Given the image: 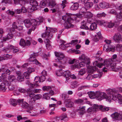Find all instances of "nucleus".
Listing matches in <instances>:
<instances>
[{"mask_svg":"<svg viewBox=\"0 0 122 122\" xmlns=\"http://www.w3.org/2000/svg\"><path fill=\"white\" fill-rule=\"evenodd\" d=\"M46 31L42 35V37L44 38H47L45 41L46 44V49L48 50L51 49V42L48 39H51L52 37V35L50 33L51 32H54L56 30V29H53L50 27H46Z\"/></svg>","mask_w":122,"mask_h":122,"instance_id":"nucleus-1","label":"nucleus"},{"mask_svg":"<svg viewBox=\"0 0 122 122\" xmlns=\"http://www.w3.org/2000/svg\"><path fill=\"white\" fill-rule=\"evenodd\" d=\"M8 69L6 70L5 72L3 73L1 76H0V82L2 80V83L0 85V90L5 92L7 88L6 86H8V75L7 72Z\"/></svg>","mask_w":122,"mask_h":122,"instance_id":"nucleus-2","label":"nucleus"},{"mask_svg":"<svg viewBox=\"0 0 122 122\" xmlns=\"http://www.w3.org/2000/svg\"><path fill=\"white\" fill-rule=\"evenodd\" d=\"M110 62L107 60H105L103 63H97V61H94L93 63V65L96 66L99 68H103L102 71L104 72H106L109 69V64Z\"/></svg>","mask_w":122,"mask_h":122,"instance_id":"nucleus-3","label":"nucleus"},{"mask_svg":"<svg viewBox=\"0 0 122 122\" xmlns=\"http://www.w3.org/2000/svg\"><path fill=\"white\" fill-rule=\"evenodd\" d=\"M29 96L30 98L29 102L30 104H32L36 100L39 99L42 97L41 94L35 95L33 92H30L29 94Z\"/></svg>","mask_w":122,"mask_h":122,"instance_id":"nucleus-4","label":"nucleus"},{"mask_svg":"<svg viewBox=\"0 0 122 122\" xmlns=\"http://www.w3.org/2000/svg\"><path fill=\"white\" fill-rule=\"evenodd\" d=\"M55 55L57 57L58 60H59L58 63L60 64H64L66 63V59L64 54L61 52H55Z\"/></svg>","mask_w":122,"mask_h":122,"instance_id":"nucleus-5","label":"nucleus"},{"mask_svg":"<svg viewBox=\"0 0 122 122\" xmlns=\"http://www.w3.org/2000/svg\"><path fill=\"white\" fill-rule=\"evenodd\" d=\"M38 56V55L37 53H33L32 54L29 59V61L32 62V63L34 64H35L40 66L41 64L36 58V57Z\"/></svg>","mask_w":122,"mask_h":122,"instance_id":"nucleus-6","label":"nucleus"},{"mask_svg":"<svg viewBox=\"0 0 122 122\" xmlns=\"http://www.w3.org/2000/svg\"><path fill=\"white\" fill-rule=\"evenodd\" d=\"M98 105L96 104H92V107L89 108L87 110V113L92 114L98 111Z\"/></svg>","mask_w":122,"mask_h":122,"instance_id":"nucleus-7","label":"nucleus"},{"mask_svg":"<svg viewBox=\"0 0 122 122\" xmlns=\"http://www.w3.org/2000/svg\"><path fill=\"white\" fill-rule=\"evenodd\" d=\"M92 14L90 12H81L77 16L78 18H81L84 16L85 18H90L93 16Z\"/></svg>","mask_w":122,"mask_h":122,"instance_id":"nucleus-8","label":"nucleus"},{"mask_svg":"<svg viewBox=\"0 0 122 122\" xmlns=\"http://www.w3.org/2000/svg\"><path fill=\"white\" fill-rule=\"evenodd\" d=\"M79 14H77L76 15L71 14L65 15L62 17V19L64 20H66V19H68L69 20H70L71 21H72V20H76V17H78L77 16Z\"/></svg>","mask_w":122,"mask_h":122,"instance_id":"nucleus-9","label":"nucleus"},{"mask_svg":"<svg viewBox=\"0 0 122 122\" xmlns=\"http://www.w3.org/2000/svg\"><path fill=\"white\" fill-rule=\"evenodd\" d=\"M96 97L97 100H101L102 99L108 97L106 96V94L104 92L100 91L96 92Z\"/></svg>","mask_w":122,"mask_h":122,"instance_id":"nucleus-10","label":"nucleus"},{"mask_svg":"<svg viewBox=\"0 0 122 122\" xmlns=\"http://www.w3.org/2000/svg\"><path fill=\"white\" fill-rule=\"evenodd\" d=\"M113 39L116 42L122 41V35L119 33H117L114 35Z\"/></svg>","mask_w":122,"mask_h":122,"instance_id":"nucleus-11","label":"nucleus"},{"mask_svg":"<svg viewBox=\"0 0 122 122\" xmlns=\"http://www.w3.org/2000/svg\"><path fill=\"white\" fill-rule=\"evenodd\" d=\"M115 48V47L113 46L106 44L104 46L103 50L108 52H109L110 51L114 52V51Z\"/></svg>","mask_w":122,"mask_h":122,"instance_id":"nucleus-12","label":"nucleus"},{"mask_svg":"<svg viewBox=\"0 0 122 122\" xmlns=\"http://www.w3.org/2000/svg\"><path fill=\"white\" fill-rule=\"evenodd\" d=\"M111 117L113 119L118 120H120L122 119V116L120 113L116 112L113 113Z\"/></svg>","mask_w":122,"mask_h":122,"instance_id":"nucleus-13","label":"nucleus"},{"mask_svg":"<svg viewBox=\"0 0 122 122\" xmlns=\"http://www.w3.org/2000/svg\"><path fill=\"white\" fill-rule=\"evenodd\" d=\"M117 93V92L115 93L110 96H108L106 98V99L109 102H110L111 100L114 101L117 100V95L118 94Z\"/></svg>","mask_w":122,"mask_h":122,"instance_id":"nucleus-14","label":"nucleus"},{"mask_svg":"<svg viewBox=\"0 0 122 122\" xmlns=\"http://www.w3.org/2000/svg\"><path fill=\"white\" fill-rule=\"evenodd\" d=\"M66 21L64 24V26L65 28L66 29H68L69 28L73 27L74 25L71 24L72 22L70 20H69L68 19H66Z\"/></svg>","mask_w":122,"mask_h":122,"instance_id":"nucleus-15","label":"nucleus"},{"mask_svg":"<svg viewBox=\"0 0 122 122\" xmlns=\"http://www.w3.org/2000/svg\"><path fill=\"white\" fill-rule=\"evenodd\" d=\"M30 4L32 5L31 9L34 10L37 9V6L38 5L37 2L35 0H31L30 1Z\"/></svg>","mask_w":122,"mask_h":122,"instance_id":"nucleus-16","label":"nucleus"},{"mask_svg":"<svg viewBox=\"0 0 122 122\" xmlns=\"http://www.w3.org/2000/svg\"><path fill=\"white\" fill-rule=\"evenodd\" d=\"M99 6L101 8L103 9H107L111 7V5L105 1L100 3Z\"/></svg>","mask_w":122,"mask_h":122,"instance_id":"nucleus-17","label":"nucleus"},{"mask_svg":"<svg viewBox=\"0 0 122 122\" xmlns=\"http://www.w3.org/2000/svg\"><path fill=\"white\" fill-rule=\"evenodd\" d=\"M70 73L69 71H65L63 72V76L66 77V81L65 82L67 83L68 81L70 79Z\"/></svg>","mask_w":122,"mask_h":122,"instance_id":"nucleus-18","label":"nucleus"},{"mask_svg":"<svg viewBox=\"0 0 122 122\" xmlns=\"http://www.w3.org/2000/svg\"><path fill=\"white\" fill-rule=\"evenodd\" d=\"M79 60L85 61V62H86V61H87L88 63L89 61H90L89 58L86 56L84 54H82L79 57Z\"/></svg>","mask_w":122,"mask_h":122,"instance_id":"nucleus-19","label":"nucleus"},{"mask_svg":"<svg viewBox=\"0 0 122 122\" xmlns=\"http://www.w3.org/2000/svg\"><path fill=\"white\" fill-rule=\"evenodd\" d=\"M90 98L92 99H93L96 97V92L90 91L88 93Z\"/></svg>","mask_w":122,"mask_h":122,"instance_id":"nucleus-20","label":"nucleus"},{"mask_svg":"<svg viewBox=\"0 0 122 122\" xmlns=\"http://www.w3.org/2000/svg\"><path fill=\"white\" fill-rule=\"evenodd\" d=\"M116 64L115 63H113L110 64V68L109 69H108L107 71L110 69V68H111V69L112 70L115 71H119V69L116 68Z\"/></svg>","mask_w":122,"mask_h":122,"instance_id":"nucleus-21","label":"nucleus"},{"mask_svg":"<svg viewBox=\"0 0 122 122\" xmlns=\"http://www.w3.org/2000/svg\"><path fill=\"white\" fill-rule=\"evenodd\" d=\"M116 19L118 22L121 21L122 20V10L120 12L116 15Z\"/></svg>","mask_w":122,"mask_h":122,"instance_id":"nucleus-22","label":"nucleus"},{"mask_svg":"<svg viewBox=\"0 0 122 122\" xmlns=\"http://www.w3.org/2000/svg\"><path fill=\"white\" fill-rule=\"evenodd\" d=\"M98 111L99 110L103 112H104L106 111H108L109 110V108L108 107H105L104 106L101 105H98Z\"/></svg>","mask_w":122,"mask_h":122,"instance_id":"nucleus-23","label":"nucleus"},{"mask_svg":"<svg viewBox=\"0 0 122 122\" xmlns=\"http://www.w3.org/2000/svg\"><path fill=\"white\" fill-rule=\"evenodd\" d=\"M81 28L86 30H88L89 29L88 27V24H87L86 21H83L81 22Z\"/></svg>","mask_w":122,"mask_h":122,"instance_id":"nucleus-24","label":"nucleus"},{"mask_svg":"<svg viewBox=\"0 0 122 122\" xmlns=\"http://www.w3.org/2000/svg\"><path fill=\"white\" fill-rule=\"evenodd\" d=\"M96 68L95 66L93 67L91 66H88L87 67L88 71L89 73H93L94 71L96 69Z\"/></svg>","mask_w":122,"mask_h":122,"instance_id":"nucleus-25","label":"nucleus"},{"mask_svg":"<svg viewBox=\"0 0 122 122\" xmlns=\"http://www.w3.org/2000/svg\"><path fill=\"white\" fill-rule=\"evenodd\" d=\"M117 57V55L116 54L112 56L111 59H109V60H107L108 61H109L110 62V63L109 64V69L110 66V64L112 63H115V59Z\"/></svg>","mask_w":122,"mask_h":122,"instance_id":"nucleus-26","label":"nucleus"},{"mask_svg":"<svg viewBox=\"0 0 122 122\" xmlns=\"http://www.w3.org/2000/svg\"><path fill=\"white\" fill-rule=\"evenodd\" d=\"M107 93L109 95H112L113 93L118 92L117 91L116 89H108L106 90Z\"/></svg>","mask_w":122,"mask_h":122,"instance_id":"nucleus-27","label":"nucleus"},{"mask_svg":"<svg viewBox=\"0 0 122 122\" xmlns=\"http://www.w3.org/2000/svg\"><path fill=\"white\" fill-rule=\"evenodd\" d=\"M24 23L25 25L27 28H29L32 25L30 20L29 19L25 20L24 21Z\"/></svg>","mask_w":122,"mask_h":122,"instance_id":"nucleus-28","label":"nucleus"},{"mask_svg":"<svg viewBox=\"0 0 122 122\" xmlns=\"http://www.w3.org/2000/svg\"><path fill=\"white\" fill-rule=\"evenodd\" d=\"M41 74L42 75L41 77L42 79V82H43L46 79L45 76H47V72L45 70H43L41 73Z\"/></svg>","mask_w":122,"mask_h":122,"instance_id":"nucleus-29","label":"nucleus"},{"mask_svg":"<svg viewBox=\"0 0 122 122\" xmlns=\"http://www.w3.org/2000/svg\"><path fill=\"white\" fill-rule=\"evenodd\" d=\"M115 25V23L111 22H107L105 26L109 28L113 27Z\"/></svg>","mask_w":122,"mask_h":122,"instance_id":"nucleus-30","label":"nucleus"},{"mask_svg":"<svg viewBox=\"0 0 122 122\" xmlns=\"http://www.w3.org/2000/svg\"><path fill=\"white\" fill-rule=\"evenodd\" d=\"M87 71V70L86 68H83L81 69L79 71V75L81 76H82L85 74Z\"/></svg>","mask_w":122,"mask_h":122,"instance_id":"nucleus-31","label":"nucleus"},{"mask_svg":"<svg viewBox=\"0 0 122 122\" xmlns=\"http://www.w3.org/2000/svg\"><path fill=\"white\" fill-rule=\"evenodd\" d=\"M78 7V4L77 3H76L73 4L71 7V10H77Z\"/></svg>","mask_w":122,"mask_h":122,"instance_id":"nucleus-32","label":"nucleus"},{"mask_svg":"<svg viewBox=\"0 0 122 122\" xmlns=\"http://www.w3.org/2000/svg\"><path fill=\"white\" fill-rule=\"evenodd\" d=\"M85 107L83 106L80 107L78 109V110L80 111L79 113L81 115H83L85 112Z\"/></svg>","mask_w":122,"mask_h":122,"instance_id":"nucleus-33","label":"nucleus"},{"mask_svg":"<svg viewBox=\"0 0 122 122\" xmlns=\"http://www.w3.org/2000/svg\"><path fill=\"white\" fill-rule=\"evenodd\" d=\"M9 102L11 105L13 106H15L17 105V101L14 99H11L10 100Z\"/></svg>","mask_w":122,"mask_h":122,"instance_id":"nucleus-34","label":"nucleus"},{"mask_svg":"<svg viewBox=\"0 0 122 122\" xmlns=\"http://www.w3.org/2000/svg\"><path fill=\"white\" fill-rule=\"evenodd\" d=\"M48 0H42L40 2V5L41 8L44 7L47 4V3L48 2Z\"/></svg>","mask_w":122,"mask_h":122,"instance_id":"nucleus-35","label":"nucleus"},{"mask_svg":"<svg viewBox=\"0 0 122 122\" xmlns=\"http://www.w3.org/2000/svg\"><path fill=\"white\" fill-rule=\"evenodd\" d=\"M60 42L61 43L60 46V47L63 50L66 49V46H65L66 42L65 41L62 40H60Z\"/></svg>","mask_w":122,"mask_h":122,"instance_id":"nucleus-36","label":"nucleus"},{"mask_svg":"<svg viewBox=\"0 0 122 122\" xmlns=\"http://www.w3.org/2000/svg\"><path fill=\"white\" fill-rule=\"evenodd\" d=\"M86 8L89 9L92 7L93 5V3L92 2H87L85 4Z\"/></svg>","mask_w":122,"mask_h":122,"instance_id":"nucleus-37","label":"nucleus"},{"mask_svg":"<svg viewBox=\"0 0 122 122\" xmlns=\"http://www.w3.org/2000/svg\"><path fill=\"white\" fill-rule=\"evenodd\" d=\"M97 25L95 23H92L90 26V29L92 30H94L97 28Z\"/></svg>","mask_w":122,"mask_h":122,"instance_id":"nucleus-38","label":"nucleus"},{"mask_svg":"<svg viewBox=\"0 0 122 122\" xmlns=\"http://www.w3.org/2000/svg\"><path fill=\"white\" fill-rule=\"evenodd\" d=\"M49 6H51L52 7H54L56 5L55 0H49Z\"/></svg>","mask_w":122,"mask_h":122,"instance_id":"nucleus-39","label":"nucleus"},{"mask_svg":"<svg viewBox=\"0 0 122 122\" xmlns=\"http://www.w3.org/2000/svg\"><path fill=\"white\" fill-rule=\"evenodd\" d=\"M87 61H86V62H85V61H83L82 62H80V67H83L85 66L86 64L87 65L89 64L90 63V61H89L88 63H87Z\"/></svg>","mask_w":122,"mask_h":122,"instance_id":"nucleus-40","label":"nucleus"},{"mask_svg":"<svg viewBox=\"0 0 122 122\" xmlns=\"http://www.w3.org/2000/svg\"><path fill=\"white\" fill-rule=\"evenodd\" d=\"M30 22L32 24V25L33 26L37 25H38V22L37 20L34 19H32L30 20Z\"/></svg>","mask_w":122,"mask_h":122,"instance_id":"nucleus-41","label":"nucleus"},{"mask_svg":"<svg viewBox=\"0 0 122 122\" xmlns=\"http://www.w3.org/2000/svg\"><path fill=\"white\" fill-rule=\"evenodd\" d=\"M97 23L98 25H103L105 26H106V22L104 20H98Z\"/></svg>","mask_w":122,"mask_h":122,"instance_id":"nucleus-42","label":"nucleus"},{"mask_svg":"<svg viewBox=\"0 0 122 122\" xmlns=\"http://www.w3.org/2000/svg\"><path fill=\"white\" fill-rule=\"evenodd\" d=\"M117 97L118 103L120 104H122V95L120 94H118L117 95Z\"/></svg>","mask_w":122,"mask_h":122,"instance_id":"nucleus-43","label":"nucleus"},{"mask_svg":"<svg viewBox=\"0 0 122 122\" xmlns=\"http://www.w3.org/2000/svg\"><path fill=\"white\" fill-rule=\"evenodd\" d=\"M63 72L61 69L57 71L56 73V74L57 76H60L63 75Z\"/></svg>","mask_w":122,"mask_h":122,"instance_id":"nucleus-44","label":"nucleus"},{"mask_svg":"<svg viewBox=\"0 0 122 122\" xmlns=\"http://www.w3.org/2000/svg\"><path fill=\"white\" fill-rule=\"evenodd\" d=\"M14 2L15 4H18L19 3L21 5H24L25 3V0H20L18 2L16 0H14Z\"/></svg>","mask_w":122,"mask_h":122,"instance_id":"nucleus-45","label":"nucleus"},{"mask_svg":"<svg viewBox=\"0 0 122 122\" xmlns=\"http://www.w3.org/2000/svg\"><path fill=\"white\" fill-rule=\"evenodd\" d=\"M116 48L117 51H122V46L121 44H117Z\"/></svg>","mask_w":122,"mask_h":122,"instance_id":"nucleus-46","label":"nucleus"},{"mask_svg":"<svg viewBox=\"0 0 122 122\" xmlns=\"http://www.w3.org/2000/svg\"><path fill=\"white\" fill-rule=\"evenodd\" d=\"M12 30L10 29L9 31V32L8 33V39H11L13 37V35L12 33Z\"/></svg>","mask_w":122,"mask_h":122,"instance_id":"nucleus-47","label":"nucleus"},{"mask_svg":"<svg viewBox=\"0 0 122 122\" xmlns=\"http://www.w3.org/2000/svg\"><path fill=\"white\" fill-rule=\"evenodd\" d=\"M15 79V77L13 76H10L8 78V80L10 82L14 81Z\"/></svg>","mask_w":122,"mask_h":122,"instance_id":"nucleus-48","label":"nucleus"},{"mask_svg":"<svg viewBox=\"0 0 122 122\" xmlns=\"http://www.w3.org/2000/svg\"><path fill=\"white\" fill-rule=\"evenodd\" d=\"M74 105V103L72 102H70L67 103L66 105V107H72Z\"/></svg>","mask_w":122,"mask_h":122,"instance_id":"nucleus-49","label":"nucleus"},{"mask_svg":"<svg viewBox=\"0 0 122 122\" xmlns=\"http://www.w3.org/2000/svg\"><path fill=\"white\" fill-rule=\"evenodd\" d=\"M42 89L44 91H49L51 89V88L50 86H43L42 88Z\"/></svg>","mask_w":122,"mask_h":122,"instance_id":"nucleus-50","label":"nucleus"},{"mask_svg":"<svg viewBox=\"0 0 122 122\" xmlns=\"http://www.w3.org/2000/svg\"><path fill=\"white\" fill-rule=\"evenodd\" d=\"M25 41L23 39H21L20 41L19 44L20 45L23 47L25 46Z\"/></svg>","mask_w":122,"mask_h":122,"instance_id":"nucleus-51","label":"nucleus"},{"mask_svg":"<svg viewBox=\"0 0 122 122\" xmlns=\"http://www.w3.org/2000/svg\"><path fill=\"white\" fill-rule=\"evenodd\" d=\"M12 26L13 28H11L10 29L11 30H12V31H14L15 29L17 28V26L16 25V23L15 22H13L12 24Z\"/></svg>","mask_w":122,"mask_h":122,"instance_id":"nucleus-52","label":"nucleus"},{"mask_svg":"<svg viewBox=\"0 0 122 122\" xmlns=\"http://www.w3.org/2000/svg\"><path fill=\"white\" fill-rule=\"evenodd\" d=\"M83 100L81 99H78L75 100L74 102L76 104H80L83 102Z\"/></svg>","mask_w":122,"mask_h":122,"instance_id":"nucleus-53","label":"nucleus"},{"mask_svg":"<svg viewBox=\"0 0 122 122\" xmlns=\"http://www.w3.org/2000/svg\"><path fill=\"white\" fill-rule=\"evenodd\" d=\"M29 105V104L26 102H24L21 105V106L23 108H26L28 107Z\"/></svg>","mask_w":122,"mask_h":122,"instance_id":"nucleus-54","label":"nucleus"},{"mask_svg":"<svg viewBox=\"0 0 122 122\" xmlns=\"http://www.w3.org/2000/svg\"><path fill=\"white\" fill-rule=\"evenodd\" d=\"M56 105L55 104H51L49 105L50 109L51 111H53L54 110Z\"/></svg>","mask_w":122,"mask_h":122,"instance_id":"nucleus-55","label":"nucleus"},{"mask_svg":"<svg viewBox=\"0 0 122 122\" xmlns=\"http://www.w3.org/2000/svg\"><path fill=\"white\" fill-rule=\"evenodd\" d=\"M17 80L20 81H23L24 79V76L21 75L18 76L17 78Z\"/></svg>","mask_w":122,"mask_h":122,"instance_id":"nucleus-56","label":"nucleus"},{"mask_svg":"<svg viewBox=\"0 0 122 122\" xmlns=\"http://www.w3.org/2000/svg\"><path fill=\"white\" fill-rule=\"evenodd\" d=\"M35 82L36 83H37L39 81V82H42V79L41 78V77L40 78L39 76H36L35 78Z\"/></svg>","mask_w":122,"mask_h":122,"instance_id":"nucleus-57","label":"nucleus"},{"mask_svg":"<svg viewBox=\"0 0 122 122\" xmlns=\"http://www.w3.org/2000/svg\"><path fill=\"white\" fill-rule=\"evenodd\" d=\"M43 97L46 99L48 100L50 98V95H49L48 93L44 94L43 95Z\"/></svg>","mask_w":122,"mask_h":122,"instance_id":"nucleus-58","label":"nucleus"},{"mask_svg":"<svg viewBox=\"0 0 122 122\" xmlns=\"http://www.w3.org/2000/svg\"><path fill=\"white\" fill-rule=\"evenodd\" d=\"M74 65L72 66L73 68H79L80 67V63L76 62Z\"/></svg>","mask_w":122,"mask_h":122,"instance_id":"nucleus-59","label":"nucleus"},{"mask_svg":"<svg viewBox=\"0 0 122 122\" xmlns=\"http://www.w3.org/2000/svg\"><path fill=\"white\" fill-rule=\"evenodd\" d=\"M29 86L31 88H35L37 86H39V85L37 84H33L30 83H29Z\"/></svg>","mask_w":122,"mask_h":122,"instance_id":"nucleus-60","label":"nucleus"},{"mask_svg":"<svg viewBox=\"0 0 122 122\" xmlns=\"http://www.w3.org/2000/svg\"><path fill=\"white\" fill-rule=\"evenodd\" d=\"M17 120L19 121H20V120L22 119H23L24 120H25L27 119H28L27 117H23L22 118L21 116H19L17 117Z\"/></svg>","mask_w":122,"mask_h":122,"instance_id":"nucleus-61","label":"nucleus"},{"mask_svg":"<svg viewBox=\"0 0 122 122\" xmlns=\"http://www.w3.org/2000/svg\"><path fill=\"white\" fill-rule=\"evenodd\" d=\"M102 73L101 72H100L98 74H95L93 75V77L94 78H97L99 77L100 78L101 77L102 75Z\"/></svg>","mask_w":122,"mask_h":122,"instance_id":"nucleus-62","label":"nucleus"},{"mask_svg":"<svg viewBox=\"0 0 122 122\" xmlns=\"http://www.w3.org/2000/svg\"><path fill=\"white\" fill-rule=\"evenodd\" d=\"M54 119L56 122H62L60 117H56L54 118Z\"/></svg>","mask_w":122,"mask_h":122,"instance_id":"nucleus-63","label":"nucleus"},{"mask_svg":"<svg viewBox=\"0 0 122 122\" xmlns=\"http://www.w3.org/2000/svg\"><path fill=\"white\" fill-rule=\"evenodd\" d=\"M29 74L28 72H24L23 75L26 79H29L30 78Z\"/></svg>","mask_w":122,"mask_h":122,"instance_id":"nucleus-64","label":"nucleus"}]
</instances>
